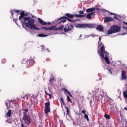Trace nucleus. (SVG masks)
Listing matches in <instances>:
<instances>
[{
    "mask_svg": "<svg viewBox=\"0 0 127 127\" xmlns=\"http://www.w3.org/2000/svg\"><path fill=\"white\" fill-rule=\"evenodd\" d=\"M8 103H10V100H7L6 102H5V105L6 106V107H8Z\"/></svg>",
    "mask_w": 127,
    "mask_h": 127,
    "instance_id": "473e14b6",
    "label": "nucleus"
},
{
    "mask_svg": "<svg viewBox=\"0 0 127 127\" xmlns=\"http://www.w3.org/2000/svg\"><path fill=\"white\" fill-rule=\"evenodd\" d=\"M121 30V27L118 25L111 26L110 29L107 31V34H113V33H116V32H119Z\"/></svg>",
    "mask_w": 127,
    "mask_h": 127,
    "instance_id": "20e7f679",
    "label": "nucleus"
},
{
    "mask_svg": "<svg viewBox=\"0 0 127 127\" xmlns=\"http://www.w3.org/2000/svg\"><path fill=\"white\" fill-rule=\"evenodd\" d=\"M96 13V11L91 12V13H88V14L90 15L91 16L93 15V14H95Z\"/></svg>",
    "mask_w": 127,
    "mask_h": 127,
    "instance_id": "4c0bfd02",
    "label": "nucleus"
},
{
    "mask_svg": "<svg viewBox=\"0 0 127 127\" xmlns=\"http://www.w3.org/2000/svg\"><path fill=\"white\" fill-rule=\"evenodd\" d=\"M107 70H108L109 73L112 75V70L111 69H107Z\"/></svg>",
    "mask_w": 127,
    "mask_h": 127,
    "instance_id": "a19ab883",
    "label": "nucleus"
},
{
    "mask_svg": "<svg viewBox=\"0 0 127 127\" xmlns=\"http://www.w3.org/2000/svg\"><path fill=\"white\" fill-rule=\"evenodd\" d=\"M103 19L104 20V22H111V21H113V20H114L111 17H104Z\"/></svg>",
    "mask_w": 127,
    "mask_h": 127,
    "instance_id": "f8f14e48",
    "label": "nucleus"
},
{
    "mask_svg": "<svg viewBox=\"0 0 127 127\" xmlns=\"http://www.w3.org/2000/svg\"><path fill=\"white\" fill-rule=\"evenodd\" d=\"M67 100L70 103H72V100H71V98L68 95L67 96Z\"/></svg>",
    "mask_w": 127,
    "mask_h": 127,
    "instance_id": "c756f323",
    "label": "nucleus"
},
{
    "mask_svg": "<svg viewBox=\"0 0 127 127\" xmlns=\"http://www.w3.org/2000/svg\"><path fill=\"white\" fill-rule=\"evenodd\" d=\"M66 19H67L68 21L69 22H76V21H77V20H73L66 16H63L61 17L60 18H58V21L57 22L58 24H60V23H62V22H63V23H65V22L67 21Z\"/></svg>",
    "mask_w": 127,
    "mask_h": 127,
    "instance_id": "7ed1b4c3",
    "label": "nucleus"
},
{
    "mask_svg": "<svg viewBox=\"0 0 127 127\" xmlns=\"http://www.w3.org/2000/svg\"><path fill=\"white\" fill-rule=\"evenodd\" d=\"M12 67H14V65H12Z\"/></svg>",
    "mask_w": 127,
    "mask_h": 127,
    "instance_id": "603ef678",
    "label": "nucleus"
},
{
    "mask_svg": "<svg viewBox=\"0 0 127 127\" xmlns=\"http://www.w3.org/2000/svg\"><path fill=\"white\" fill-rule=\"evenodd\" d=\"M84 118H85V119H86V120H87V121L88 122H89V121H90V119H89V116H88V114H85Z\"/></svg>",
    "mask_w": 127,
    "mask_h": 127,
    "instance_id": "a878e982",
    "label": "nucleus"
},
{
    "mask_svg": "<svg viewBox=\"0 0 127 127\" xmlns=\"http://www.w3.org/2000/svg\"><path fill=\"white\" fill-rule=\"evenodd\" d=\"M11 13L12 16L14 15V10L11 11Z\"/></svg>",
    "mask_w": 127,
    "mask_h": 127,
    "instance_id": "ea45409f",
    "label": "nucleus"
},
{
    "mask_svg": "<svg viewBox=\"0 0 127 127\" xmlns=\"http://www.w3.org/2000/svg\"><path fill=\"white\" fill-rule=\"evenodd\" d=\"M82 114H84V115H86V110H82L81 111Z\"/></svg>",
    "mask_w": 127,
    "mask_h": 127,
    "instance_id": "79ce46f5",
    "label": "nucleus"
},
{
    "mask_svg": "<svg viewBox=\"0 0 127 127\" xmlns=\"http://www.w3.org/2000/svg\"><path fill=\"white\" fill-rule=\"evenodd\" d=\"M45 93L47 95V96H49L50 99H52L51 94L47 93V91H46V90L45 91Z\"/></svg>",
    "mask_w": 127,
    "mask_h": 127,
    "instance_id": "cd10ccee",
    "label": "nucleus"
},
{
    "mask_svg": "<svg viewBox=\"0 0 127 127\" xmlns=\"http://www.w3.org/2000/svg\"><path fill=\"white\" fill-rule=\"evenodd\" d=\"M20 16L19 17V20H20L23 25H25L26 27H28L30 29H35L36 30H39L38 27L35 25V21L33 19L29 17H24L25 16L24 11L20 12Z\"/></svg>",
    "mask_w": 127,
    "mask_h": 127,
    "instance_id": "f257e3e1",
    "label": "nucleus"
},
{
    "mask_svg": "<svg viewBox=\"0 0 127 127\" xmlns=\"http://www.w3.org/2000/svg\"><path fill=\"white\" fill-rule=\"evenodd\" d=\"M86 18H88V19H89V20H91V19H92V16L89 14H87L86 15Z\"/></svg>",
    "mask_w": 127,
    "mask_h": 127,
    "instance_id": "bb28decb",
    "label": "nucleus"
},
{
    "mask_svg": "<svg viewBox=\"0 0 127 127\" xmlns=\"http://www.w3.org/2000/svg\"><path fill=\"white\" fill-rule=\"evenodd\" d=\"M11 115H12L11 109H10L8 110V112L7 113V116L10 117H11Z\"/></svg>",
    "mask_w": 127,
    "mask_h": 127,
    "instance_id": "4be33fe9",
    "label": "nucleus"
},
{
    "mask_svg": "<svg viewBox=\"0 0 127 127\" xmlns=\"http://www.w3.org/2000/svg\"><path fill=\"white\" fill-rule=\"evenodd\" d=\"M73 29V25L67 24V25L64 28V32H68V31H71Z\"/></svg>",
    "mask_w": 127,
    "mask_h": 127,
    "instance_id": "6e6552de",
    "label": "nucleus"
},
{
    "mask_svg": "<svg viewBox=\"0 0 127 127\" xmlns=\"http://www.w3.org/2000/svg\"><path fill=\"white\" fill-rule=\"evenodd\" d=\"M19 11H20L18 10H14V12L16 13H19Z\"/></svg>",
    "mask_w": 127,
    "mask_h": 127,
    "instance_id": "37998d69",
    "label": "nucleus"
},
{
    "mask_svg": "<svg viewBox=\"0 0 127 127\" xmlns=\"http://www.w3.org/2000/svg\"><path fill=\"white\" fill-rule=\"evenodd\" d=\"M24 111L25 112H28V109H24Z\"/></svg>",
    "mask_w": 127,
    "mask_h": 127,
    "instance_id": "a18cd8bd",
    "label": "nucleus"
},
{
    "mask_svg": "<svg viewBox=\"0 0 127 127\" xmlns=\"http://www.w3.org/2000/svg\"><path fill=\"white\" fill-rule=\"evenodd\" d=\"M65 109H66V112L67 113L68 116H69V107L68 106L65 107Z\"/></svg>",
    "mask_w": 127,
    "mask_h": 127,
    "instance_id": "72a5a7b5",
    "label": "nucleus"
},
{
    "mask_svg": "<svg viewBox=\"0 0 127 127\" xmlns=\"http://www.w3.org/2000/svg\"><path fill=\"white\" fill-rule=\"evenodd\" d=\"M32 18H33V16H32Z\"/></svg>",
    "mask_w": 127,
    "mask_h": 127,
    "instance_id": "5fc2aeb1",
    "label": "nucleus"
},
{
    "mask_svg": "<svg viewBox=\"0 0 127 127\" xmlns=\"http://www.w3.org/2000/svg\"><path fill=\"white\" fill-rule=\"evenodd\" d=\"M90 36H92V37H96V36H97V35H96L95 34H91L89 36H88V37H90Z\"/></svg>",
    "mask_w": 127,
    "mask_h": 127,
    "instance_id": "58836bf2",
    "label": "nucleus"
},
{
    "mask_svg": "<svg viewBox=\"0 0 127 127\" xmlns=\"http://www.w3.org/2000/svg\"><path fill=\"white\" fill-rule=\"evenodd\" d=\"M78 28H94L95 25L94 24H78L77 26Z\"/></svg>",
    "mask_w": 127,
    "mask_h": 127,
    "instance_id": "423d86ee",
    "label": "nucleus"
},
{
    "mask_svg": "<svg viewBox=\"0 0 127 127\" xmlns=\"http://www.w3.org/2000/svg\"><path fill=\"white\" fill-rule=\"evenodd\" d=\"M82 37V35H80L79 38H81Z\"/></svg>",
    "mask_w": 127,
    "mask_h": 127,
    "instance_id": "09e8293b",
    "label": "nucleus"
},
{
    "mask_svg": "<svg viewBox=\"0 0 127 127\" xmlns=\"http://www.w3.org/2000/svg\"><path fill=\"white\" fill-rule=\"evenodd\" d=\"M15 22L16 24H17V20H15Z\"/></svg>",
    "mask_w": 127,
    "mask_h": 127,
    "instance_id": "49530a36",
    "label": "nucleus"
},
{
    "mask_svg": "<svg viewBox=\"0 0 127 127\" xmlns=\"http://www.w3.org/2000/svg\"><path fill=\"white\" fill-rule=\"evenodd\" d=\"M23 120L26 125H30L31 124V118L27 115L26 112H23Z\"/></svg>",
    "mask_w": 127,
    "mask_h": 127,
    "instance_id": "39448f33",
    "label": "nucleus"
},
{
    "mask_svg": "<svg viewBox=\"0 0 127 127\" xmlns=\"http://www.w3.org/2000/svg\"><path fill=\"white\" fill-rule=\"evenodd\" d=\"M39 37H47V36H48V35H44L43 34H39Z\"/></svg>",
    "mask_w": 127,
    "mask_h": 127,
    "instance_id": "393cba45",
    "label": "nucleus"
},
{
    "mask_svg": "<svg viewBox=\"0 0 127 127\" xmlns=\"http://www.w3.org/2000/svg\"><path fill=\"white\" fill-rule=\"evenodd\" d=\"M65 17H68V18H74V14L72 15L70 13H66L65 14Z\"/></svg>",
    "mask_w": 127,
    "mask_h": 127,
    "instance_id": "a211bd4d",
    "label": "nucleus"
},
{
    "mask_svg": "<svg viewBox=\"0 0 127 127\" xmlns=\"http://www.w3.org/2000/svg\"><path fill=\"white\" fill-rule=\"evenodd\" d=\"M12 67H14V65H12Z\"/></svg>",
    "mask_w": 127,
    "mask_h": 127,
    "instance_id": "864d4df0",
    "label": "nucleus"
},
{
    "mask_svg": "<svg viewBox=\"0 0 127 127\" xmlns=\"http://www.w3.org/2000/svg\"><path fill=\"white\" fill-rule=\"evenodd\" d=\"M59 124H60V127L63 126V124H64L63 120H59Z\"/></svg>",
    "mask_w": 127,
    "mask_h": 127,
    "instance_id": "c85d7f7f",
    "label": "nucleus"
},
{
    "mask_svg": "<svg viewBox=\"0 0 127 127\" xmlns=\"http://www.w3.org/2000/svg\"><path fill=\"white\" fill-rule=\"evenodd\" d=\"M38 22L40 23V24H41L42 25H46L47 24L48 25H50V24H51V23H50V22L47 23L46 22H44L43 20H42V19H40V18H38Z\"/></svg>",
    "mask_w": 127,
    "mask_h": 127,
    "instance_id": "9d476101",
    "label": "nucleus"
},
{
    "mask_svg": "<svg viewBox=\"0 0 127 127\" xmlns=\"http://www.w3.org/2000/svg\"><path fill=\"white\" fill-rule=\"evenodd\" d=\"M104 117H105V118H106V119H107L108 120H110V119L111 118L110 117V115H108V114H105V115H104Z\"/></svg>",
    "mask_w": 127,
    "mask_h": 127,
    "instance_id": "7c9ffc66",
    "label": "nucleus"
},
{
    "mask_svg": "<svg viewBox=\"0 0 127 127\" xmlns=\"http://www.w3.org/2000/svg\"><path fill=\"white\" fill-rule=\"evenodd\" d=\"M115 19H116L117 20H120V17L118 15H116L114 16Z\"/></svg>",
    "mask_w": 127,
    "mask_h": 127,
    "instance_id": "2f4dec72",
    "label": "nucleus"
},
{
    "mask_svg": "<svg viewBox=\"0 0 127 127\" xmlns=\"http://www.w3.org/2000/svg\"><path fill=\"white\" fill-rule=\"evenodd\" d=\"M126 69H127V67H126Z\"/></svg>",
    "mask_w": 127,
    "mask_h": 127,
    "instance_id": "6e6d98bb",
    "label": "nucleus"
},
{
    "mask_svg": "<svg viewBox=\"0 0 127 127\" xmlns=\"http://www.w3.org/2000/svg\"><path fill=\"white\" fill-rule=\"evenodd\" d=\"M45 114L47 115L48 113H50V103L46 102L45 103Z\"/></svg>",
    "mask_w": 127,
    "mask_h": 127,
    "instance_id": "0eeeda50",
    "label": "nucleus"
},
{
    "mask_svg": "<svg viewBox=\"0 0 127 127\" xmlns=\"http://www.w3.org/2000/svg\"><path fill=\"white\" fill-rule=\"evenodd\" d=\"M123 97L125 99H127V90L123 92Z\"/></svg>",
    "mask_w": 127,
    "mask_h": 127,
    "instance_id": "412c9836",
    "label": "nucleus"
},
{
    "mask_svg": "<svg viewBox=\"0 0 127 127\" xmlns=\"http://www.w3.org/2000/svg\"><path fill=\"white\" fill-rule=\"evenodd\" d=\"M55 27H56V26H53L50 28H47L46 27H43L41 28V29H44V30H46V31H47V30H53V29H54Z\"/></svg>",
    "mask_w": 127,
    "mask_h": 127,
    "instance_id": "9b49d317",
    "label": "nucleus"
},
{
    "mask_svg": "<svg viewBox=\"0 0 127 127\" xmlns=\"http://www.w3.org/2000/svg\"><path fill=\"white\" fill-rule=\"evenodd\" d=\"M111 15H113V14H113L112 13H111Z\"/></svg>",
    "mask_w": 127,
    "mask_h": 127,
    "instance_id": "3c124183",
    "label": "nucleus"
},
{
    "mask_svg": "<svg viewBox=\"0 0 127 127\" xmlns=\"http://www.w3.org/2000/svg\"><path fill=\"white\" fill-rule=\"evenodd\" d=\"M30 97V96L29 94H26L24 97H23V99L24 100H28L29 98Z\"/></svg>",
    "mask_w": 127,
    "mask_h": 127,
    "instance_id": "aec40b11",
    "label": "nucleus"
},
{
    "mask_svg": "<svg viewBox=\"0 0 127 127\" xmlns=\"http://www.w3.org/2000/svg\"><path fill=\"white\" fill-rule=\"evenodd\" d=\"M97 30H100V31H104V27L100 25H99L96 28Z\"/></svg>",
    "mask_w": 127,
    "mask_h": 127,
    "instance_id": "6ab92c4d",
    "label": "nucleus"
},
{
    "mask_svg": "<svg viewBox=\"0 0 127 127\" xmlns=\"http://www.w3.org/2000/svg\"><path fill=\"white\" fill-rule=\"evenodd\" d=\"M121 78L122 80H126L127 79V75H126V72L124 70L122 71Z\"/></svg>",
    "mask_w": 127,
    "mask_h": 127,
    "instance_id": "ddd939ff",
    "label": "nucleus"
},
{
    "mask_svg": "<svg viewBox=\"0 0 127 127\" xmlns=\"http://www.w3.org/2000/svg\"><path fill=\"white\" fill-rule=\"evenodd\" d=\"M95 10H97V11H100V8H95Z\"/></svg>",
    "mask_w": 127,
    "mask_h": 127,
    "instance_id": "c03bdc74",
    "label": "nucleus"
},
{
    "mask_svg": "<svg viewBox=\"0 0 127 127\" xmlns=\"http://www.w3.org/2000/svg\"><path fill=\"white\" fill-rule=\"evenodd\" d=\"M78 13L79 14H81V15H83V14H84V11H78Z\"/></svg>",
    "mask_w": 127,
    "mask_h": 127,
    "instance_id": "e433bc0d",
    "label": "nucleus"
},
{
    "mask_svg": "<svg viewBox=\"0 0 127 127\" xmlns=\"http://www.w3.org/2000/svg\"><path fill=\"white\" fill-rule=\"evenodd\" d=\"M85 16H86V15L74 14V17H77L78 18H82L85 17Z\"/></svg>",
    "mask_w": 127,
    "mask_h": 127,
    "instance_id": "dca6fc26",
    "label": "nucleus"
},
{
    "mask_svg": "<svg viewBox=\"0 0 127 127\" xmlns=\"http://www.w3.org/2000/svg\"><path fill=\"white\" fill-rule=\"evenodd\" d=\"M6 122H7V123H9V120H7L6 121Z\"/></svg>",
    "mask_w": 127,
    "mask_h": 127,
    "instance_id": "de8ad7c7",
    "label": "nucleus"
},
{
    "mask_svg": "<svg viewBox=\"0 0 127 127\" xmlns=\"http://www.w3.org/2000/svg\"><path fill=\"white\" fill-rule=\"evenodd\" d=\"M6 63V59H3L2 60V63H3V64H4V63Z\"/></svg>",
    "mask_w": 127,
    "mask_h": 127,
    "instance_id": "f704fd0d",
    "label": "nucleus"
},
{
    "mask_svg": "<svg viewBox=\"0 0 127 127\" xmlns=\"http://www.w3.org/2000/svg\"><path fill=\"white\" fill-rule=\"evenodd\" d=\"M61 91H62V92H65L66 93H67L69 95V96L70 97H72V94H71V93H70V92L68 91V90H67V89L63 88L61 89Z\"/></svg>",
    "mask_w": 127,
    "mask_h": 127,
    "instance_id": "4468645a",
    "label": "nucleus"
},
{
    "mask_svg": "<svg viewBox=\"0 0 127 127\" xmlns=\"http://www.w3.org/2000/svg\"><path fill=\"white\" fill-rule=\"evenodd\" d=\"M60 102H61V103L63 104V105H64V106H66V103H65V102H64V99H63V98H62L61 97L60 98Z\"/></svg>",
    "mask_w": 127,
    "mask_h": 127,
    "instance_id": "5701e85b",
    "label": "nucleus"
},
{
    "mask_svg": "<svg viewBox=\"0 0 127 127\" xmlns=\"http://www.w3.org/2000/svg\"><path fill=\"white\" fill-rule=\"evenodd\" d=\"M102 39V38L101 37H99V41L98 42V44L99 45V46H101V47H102V45H101V44L104 45V44L102 43V42H101V40Z\"/></svg>",
    "mask_w": 127,
    "mask_h": 127,
    "instance_id": "b1692460",
    "label": "nucleus"
},
{
    "mask_svg": "<svg viewBox=\"0 0 127 127\" xmlns=\"http://www.w3.org/2000/svg\"><path fill=\"white\" fill-rule=\"evenodd\" d=\"M64 25H62L61 26H60L58 28L54 29V30H64Z\"/></svg>",
    "mask_w": 127,
    "mask_h": 127,
    "instance_id": "f3484780",
    "label": "nucleus"
},
{
    "mask_svg": "<svg viewBox=\"0 0 127 127\" xmlns=\"http://www.w3.org/2000/svg\"><path fill=\"white\" fill-rule=\"evenodd\" d=\"M95 7H92L86 9V12L89 13V12H93L95 11Z\"/></svg>",
    "mask_w": 127,
    "mask_h": 127,
    "instance_id": "2eb2a0df",
    "label": "nucleus"
},
{
    "mask_svg": "<svg viewBox=\"0 0 127 127\" xmlns=\"http://www.w3.org/2000/svg\"><path fill=\"white\" fill-rule=\"evenodd\" d=\"M101 45L102 47L100 48V51H98V53L99 54V55L100 57H101L102 59H105V62L107 63V64H110V62L109 60V58H108V56H109V53L106 51L105 50V46H104L103 44H101Z\"/></svg>",
    "mask_w": 127,
    "mask_h": 127,
    "instance_id": "f03ea898",
    "label": "nucleus"
},
{
    "mask_svg": "<svg viewBox=\"0 0 127 127\" xmlns=\"http://www.w3.org/2000/svg\"><path fill=\"white\" fill-rule=\"evenodd\" d=\"M54 81V77H52V78L49 79V82H50V84H51V82H53Z\"/></svg>",
    "mask_w": 127,
    "mask_h": 127,
    "instance_id": "c9c22d12",
    "label": "nucleus"
},
{
    "mask_svg": "<svg viewBox=\"0 0 127 127\" xmlns=\"http://www.w3.org/2000/svg\"><path fill=\"white\" fill-rule=\"evenodd\" d=\"M7 110H9V108L8 107H7Z\"/></svg>",
    "mask_w": 127,
    "mask_h": 127,
    "instance_id": "8fccbe9b",
    "label": "nucleus"
},
{
    "mask_svg": "<svg viewBox=\"0 0 127 127\" xmlns=\"http://www.w3.org/2000/svg\"><path fill=\"white\" fill-rule=\"evenodd\" d=\"M26 62L27 66L29 68L31 66H33V65H34V63H35V62H34V60H33V59H30L29 60H27Z\"/></svg>",
    "mask_w": 127,
    "mask_h": 127,
    "instance_id": "1a4fd4ad",
    "label": "nucleus"
}]
</instances>
